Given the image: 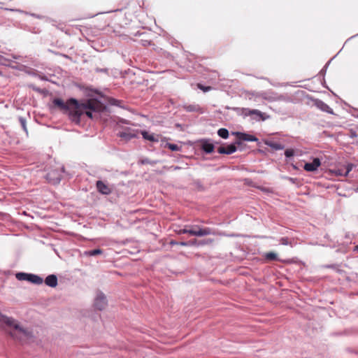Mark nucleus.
<instances>
[{
  "instance_id": "nucleus-1",
  "label": "nucleus",
  "mask_w": 358,
  "mask_h": 358,
  "mask_svg": "<svg viewBox=\"0 0 358 358\" xmlns=\"http://www.w3.org/2000/svg\"><path fill=\"white\" fill-rule=\"evenodd\" d=\"M53 103L67 113L71 121L76 124L80 123L82 115L85 114L89 118L92 119L94 114H100L106 108V106L101 104L99 101L90 99L80 102L75 98H69L64 102L60 98H55Z\"/></svg>"
},
{
  "instance_id": "nucleus-2",
  "label": "nucleus",
  "mask_w": 358,
  "mask_h": 358,
  "mask_svg": "<svg viewBox=\"0 0 358 358\" xmlns=\"http://www.w3.org/2000/svg\"><path fill=\"white\" fill-rule=\"evenodd\" d=\"M0 325L7 328L8 333L14 340L21 343H29L34 341V334L28 329L24 328L15 319L6 315H0Z\"/></svg>"
},
{
  "instance_id": "nucleus-3",
  "label": "nucleus",
  "mask_w": 358,
  "mask_h": 358,
  "mask_svg": "<svg viewBox=\"0 0 358 358\" xmlns=\"http://www.w3.org/2000/svg\"><path fill=\"white\" fill-rule=\"evenodd\" d=\"M64 173V166L59 163H56L54 166L49 168V171L46 173V181L54 185H58ZM66 174L69 176L67 173ZM69 177H71L70 175Z\"/></svg>"
},
{
  "instance_id": "nucleus-4",
  "label": "nucleus",
  "mask_w": 358,
  "mask_h": 358,
  "mask_svg": "<svg viewBox=\"0 0 358 358\" xmlns=\"http://www.w3.org/2000/svg\"><path fill=\"white\" fill-rule=\"evenodd\" d=\"M231 109L235 111L238 115H241L243 117H246L248 116L252 117V119L258 122V121H264L267 120L269 116L266 113H262L258 109H250L248 108H238L234 107L231 108Z\"/></svg>"
},
{
  "instance_id": "nucleus-5",
  "label": "nucleus",
  "mask_w": 358,
  "mask_h": 358,
  "mask_svg": "<svg viewBox=\"0 0 358 358\" xmlns=\"http://www.w3.org/2000/svg\"><path fill=\"white\" fill-rule=\"evenodd\" d=\"M15 278L20 281H27L34 285H41L43 282V279L40 276L23 272L15 273Z\"/></svg>"
},
{
  "instance_id": "nucleus-6",
  "label": "nucleus",
  "mask_w": 358,
  "mask_h": 358,
  "mask_svg": "<svg viewBox=\"0 0 358 358\" xmlns=\"http://www.w3.org/2000/svg\"><path fill=\"white\" fill-rule=\"evenodd\" d=\"M232 135L236 136V143L243 144V141L247 142H259L258 138L255 136L242 131H234L232 132Z\"/></svg>"
},
{
  "instance_id": "nucleus-7",
  "label": "nucleus",
  "mask_w": 358,
  "mask_h": 358,
  "mask_svg": "<svg viewBox=\"0 0 358 358\" xmlns=\"http://www.w3.org/2000/svg\"><path fill=\"white\" fill-rule=\"evenodd\" d=\"M108 304L106 296L101 291H98L94 301V307L99 310H103Z\"/></svg>"
},
{
  "instance_id": "nucleus-8",
  "label": "nucleus",
  "mask_w": 358,
  "mask_h": 358,
  "mask_svg": "<svg viewBox=\"0 0 358 358\" xmlns=\"http://www.w3.org/2000/svg\"><path fill=\"white\" fill-rule=\"evenodd\" d=\"M193 231L192 233V236H204L208 235H215V231L209 227H201L199 225L192 226Z\"/></svg>"
},
{
  "instance_id": "nucleus-9",
  "label": "nucleus",
  "mask_w": 358,
  "mask_h": 358,
  "mask_svg": "<svg viewBox=\"0 0 358 358\" xmlns=\"http://www.w3.org/2000/svg\"><path fill=\"white\" fill-rule=\"evenodd\" d=\"M200 149L206 154H210L215 150V145L208 138H203L199 141Z\"/></svg>"
},
{
  "instance_id": "nucleus-10",
  "label": "nucleus",
  "mask_w": 358,
  "mask_h": 358,
  "mask_svg": "<svg viewBox=\"0 0 358 358\" xmlns=\"http://www.w3.org/2000/svg\"><path fill=\"white\" fill-rule=\"evenodd\" d=\"M311 100L313 103V105L322 112H325L331 115L334 114L333 110L323 101L319 99H312Z\"/></svg>"
},
{
  "instance_id": "nucleus-11",
  "label": "nucleus",
  "mask_w": 358,
  "mask_h": 358,
  "mask_svg": "<svg viewBox=\"0 0 358 358\" xmlns=\"http://www.w3.org/2000/svg\"><path fill=\"white\" fill-rule=\"evenodd\" d=\"M236 141L227 147L220 146L217 148V152L220 155H231L236 152L238 150V147H236Z\"/></svg>"
},
{
  "instance_id": "nucleus-12",
  "label": "nucleus",
  "mask_w": 358,
  "mask_h": 358,
  "mask_svg": "<svg viewBox=\"0 0 358 358\" xmlns=\"http://www.w3.org/2000/svg\"><path fill=\"white\" fill-rule=\"evenodd\" d=\"M321 165L320 159L315 157L312 162H306L303 166V169L308 172L316 171Z\"/></svg>"
},
{
  "instance_id": "nucleus-13",
  "label": "nucleus",
  "mask_w": 358,
  "mask_h": 358,
  "mask_svg": "<svg viewBox=\"0 0 358 358\" xmlns=\"http://www.w3.org/2000/svg\"><path fill=\"white\" fill-rule=\"evenodd\" d=\"M96 188L98 192L102 195H109L112 192L111 188L101 180L96 182Z\"/></svg>"
},
{
  "instance_id": "nucleus-14",
  "label": "nucleus",
  "mask_w": 358,
  "mask_h": 358,
  "mask_svg": "<svg viewBox=\"0 0 358 358\" xmlns=\"http://www.w3.org/2000/svg\"><path fill=\"white\" fill-rule=\"evenodd\" d=\"M182 108L188 113H198L199 114H203L204 113L203 109L196 103L185 104L182 106Z\"/></svg>"
},
{
  "instance_id": "nucleus-15",
  "label": "nucleus",
  "mask_w": 358,
  "mask_h": 358,
  "mask_svg": "<svg viewBox=\"0 0 358 358\" xmlns=\"http://www.w3.org/2000/svg\"><path fill=\"white\" fill-rule=\"evenodd\" d=\"M265 145L274 150H282L285 148V145L280 143L266 140L264 141Z\"/></svg>"
},
{
  "instance_id": "nucleus-16",
  "label": "nucleus",
  "mask_w": 358,
  "mask_h": 358,
  "mask_svg": "<svg viewBox=\"0 0 358 358\" xmlns=\"http://www.w3.org/2000/svg\"><path fill=\"white\" fill-rule=\"evenodd\" d=\"M58 283V278L57 275L50 274L46 276V286L50 287H55Z\"/></svg>"
},
{
  "instance_id": "nucleus-17",
  "label": "nucleus",
  "mask_w": 358,
  "mask_h": 358,
  "mask_svg": "<svg viewBox=\"0 0 358 358\" xmlns=\"http://www.w3.org/2000/svg\"><path fill=\"white\" fill-rule=\"evenodd\" d=\"M141 134L145 140L149 141L150 142H158L159 141L158 138L155 136L154 134L150 133L146 130H141Z\"/></svg>"
},
{
  "instance_id": "nucleus-18",
  "label": "nucleus",
  "mask_w": 358,
  "mask_h": 358,
  "mask_svg": "<svg viewBox=\"0 0 358 358\" xmlns=\"http://www.w3.org/2000/svg\"><path fill=\"white\" fill-rule=\"evenodd\" d=\"M118 136L125 139L126 141H129L136 138V135L134 132L129 131H122L118 133Z\"/></svg>"
},
{
  "instance_id": "nucleus-19",
  "label": "nucleus",
  "mask_w": 358,
  "mask_h": 358,
  "mask_svg": "<svg viewBox=\"0 0 358 358\" xmlns=\"http://www.w3.org/2000/svg\"><path fill=\"white\" fill-rule=\"evenodd\" d=\"M103 250L101 248H96L93 250H90L84 252V255L87 257H92L96 255H102Z\"/></svg>"
},
{
  "instance_id": "nucleus-20",
  "label": "nucleus",
  "mask_w": 358,
  "mask_h": 358,
  "mask_svg": "<svg viewBox=\"0 0 358 358\" xmlns=\"http://www.w3.org/2000/svg\"><path fill=\"white\" fill-rule=\"evenodd\" d=\"M264 258L267 261H279V258L278 257V255L274 252H268L265 253Z\"/></svg>"
},
{
  "instance_id": "nucleus-21",
  "label": "nucleus",
  "mask_w": 358,
  "mask_h": 358,
  "mask_svg": "<svg viewBox=\"0 0 358 358\" xmlns=\"http://www.w3.org/2000/svg\"><path fill=\"white\" fill-rule=\"evenodd\" d=\"M217 135L222 138L227 139L229 136V132L226 128H220L217 130Z\"/></svg>"
},
{
  "instance_id": "nucleus-22",
  "label": "nucleus",
  "mask_w": 358,
  "mask_h": 358,
  "mask_svg": "<svg viewBox=\"0 0 358 358\" xmlns=\"http://www.w3.org/2000/svg\"><path fill=\"white\" fill-rule=\"evenodd\" d=\"M192 231H193L192 226V227L185 226V228L179 229L177 231V234H179V235L185 234H188L192 236V233L191 232H192Z\"/></svg>"
},
{
  "instance_id": "nucleus-23",
  "label": "nucleus",
  "mask_w": 358,
  "mask_h": 358,
  "mask_svg": "<svg viewBox=\"0 0 358 358\" xmlns=\"http://www.w3.org/2000/svg\"><path fill=\"white\" fill-rule=\"evenodd\" d=\"M158 162L159 161H157V160H150V159L146 158V157L141 159L139 160V163L141 164H143V165H144V164H150L152 166H154V165L157 164L158 163Z\"/></svg>"
},
{
  "instance_id": "nucleus-24",
  "label": "nucleus",
  "mask_w": 358,
  "mask_h": 358,
  "mask_svg": "<svg viewBox=\"0 0 358 358\" xmlns=\"http://www.w3.org/2000/svg\"><path fill=\"white\" fill-rule=\"evenodd\" d=\"M166 147L170 149L171 151H181L182 147L179 146L177 144L171 143H166Z\"/></svg>"
},
{
  "instance_id": "nucleus-25",
  "label": "nucleus",
  "mask_w": 358,
  "mask_h": 358,
  "mask_svg": "<svg viewBox=\"0 0 358 358\" xmlns=\"http://www.w3.org/2000/svg\"><path fill=\"white\" fill-rule=\"evenodd\" d=\"M294 150L292 148H287L285 151V157L286 160L288 161L294 156Z\"/></svg>"
},
{
  "instance_id": "nucleus-26",
  "label": "nucleus",
  "mask_w": 358,
  "mask_h": 358,
  "mask_svg": "<svg viewBox=\"0 0 358 358\" xmlns=\"http://www.w3.org/2000/svg\"><path fill=\"white\" fill-rule=\"evenodd\" d=\"M108 103L110 106H115L122 107V106H120L121 101H120V100H119V99H117L113 98V97H109V98L108 99Z\"/></svg>"
},
{
  "instance_id": "nucleus-27",
  "label": "nucleus",
  "mask_w": 358,
  "mask_h": 358,
  "mask_svg": "<svg viewBox=\"0 0 358 358\" xmlns=\"http://www.w3.org/2000/svg\"><path fill=\"white\" fill-rule=\"evenodd\" d=\"M18 120H19V122H20L22 129L24 130V131L27 135L28 131H27V120H26V119L24 117H19Z\"/></svg>"
},
{
  "instance_id": "nucleus-28",
  "label": "nucleus",
  "mask_w": 358,
  "mask_h": 358,
  "mask_svg": "<svg viewBox=\"0 0 358 358\" xmlns=\"http://www.w3.org/2000/svg\"><path fill=\"white\" fill-rule=\"evenodd\" d=\"M355 167V164L352 163H348L344 168V176L347 177L349 174V173L352 170V169Z\"/></svg>"
},
{
  "instance_id": "nucleus-29",
  "label": "nucleus",
  "mask_w": 358,
  "mask_h": 358,
  "mask_svg": "<svg viewBox=\"0 0 358 358\" xmlns=\"http://www.w3.org/2000/svg\"><path fill=\"white\" fill-rule=\"evenodd\" d=\"M46 22L50 23L52 26L57 27L60 30H63L64 29V24L62 23L56 24V21L53 20L46 18Z\"/></svg>"
},
{
  "instance_id": "nucleus-30",
  "label": "nucleus",
  "mask_w": 358,
  "mask_h": 358,
  "mask_svg": "<svg viewBox=\"0 0 358 358\" xmlns=\"http://www.w3.org/2000/svg\"><path fill=\"white\" fill-rule=\"evenodd\" d=\"M197 87L200 90L203 91V92H210L212 90V87L210 86H206L201 83L197 84Z\"/></svg>"
},
{
  "instance_id": "nucleus-31",
  "label": "nucleus",
  "mask_w": 358,
  "mask_h": 358,
  "mask_svg": "<svg viewBox=\"0 0 358 358\" xmlns=\"http://www.w3.org/2000/svg\"><path fill=\"white\" fill-rule=\"evenodd\" d=\"M213 242V239H212V238L200 240V241H199V247L203 246L205 245L211 244Z\"/></svg>"
},
{
  "instance_id": "nucleus-32",
  "label": "nucleus",
  "mask_w": 358,
  "mask_h": 358,
  "mask_svg": "<svg viewBox=\"0 0 358 358\" xmlns=\"http://www.w3.org/2000/svg\"><path fill=\"white\" fill-rule=\"evenodd\" d=\"M94 71L96 73H103L106 74L107 76H110V69L108 68L96 67Z\"/></svg>"
},
{
  "instance_id": "nucleus-33",
  "label": "nucleus",
  "mask_w": 358,
  "mask_h": 358,
  "mask_svg": "<svg viewBox=\"0 0 358 358\" xmlns=\"http://www.w3.org/2000/svg\"><path fill=\"white\" fill-rule=\"evenodd\" d=\"M332 172L336 176H344L345 171L344 169L336 168L332 171Z\"/></svg>"
},
{
  "instance_id": "nucleus-34",
  "label": "nucleus",
  "mask_w": 358,
  "mask_h": 358,
  "mask_svg": "<svg viewBox=\"0 0 358 358\" xmlns=\"http://www.w3.org/2000/svg\"><path fill=\"white\" fill-rule=\"evenodd\" d=\"M280 243L283 245H291L292 243L287 237H282L280 239Z\"/></svg>"
},
{
  "instance_id": "nucleus-35",
  "label": "nucleus",
  "mask_w": 358,
  "mask_h": 358,
  "mask_svg": "<svg viewBox=\"0 0 358 358\" xmlns=\"http://www.w3.org/2000/svg\"><path fill=\"white\" fill-rule=\"evenodd\" d=\"M330 62H331V60H329V62H327V64L323 66V68H322V69H321V71H320V74L321 76H323V78H324V76H325V74H326V73H327V68H328L329 64V63H330Z\"/></svg>"
},
{
  "instance_id": "nucleus-36",
  "label": "nucleus",
  "mask_w": 358,
  "mask_h": 358,
  "mask_svg": "<svg viewBox=\"0 0 358 358\" xmlns=\"http://www.w3.org/2000/svg\"><path fill=\"white\" fill-rule=\"evenodd\" d=\"M188 247L189 246H196L199 247V241L196 239H192L187 241Z\"/></svg>"
},
{
  "instance_id": "nucleus-37",
  "label": "nucleus",
  "mask_w": 358,
  "mask_h": 358,
  "mask_svg": "<svg viewBox=\"0 0 358 358\" xmlns=\"http://www.w3.org/2000/svg\"><path fill=\"white\" fill-rule=\"evenodd\" d=\"M349 136L351 138H357L358 136V134L356 132V131H355L353 129H350Z\"/></svg>"
},
{
  "instance_id": "nucleus-38",
  "label": "nucleus",
  "mask_w": 358,
  "mask_h": 358,
  "mask_svg": "<svg viewBox=\"0 0 358 358\" xmlns=\"http://www.w3.org/2000/svg\"><path fill=\"white\" fill-rule=\"evenodd\" d=\"M287 179L293 184H294L296 182V181L297 180L296 178H290V177H287Z\"/></svg>"
},
{
  "instance_id": "nucleus-39",
  "label": "nucleus",
  "mask_w": 358,
  "mask_h": 358,
  "mask_svg": "<svg viewBox=\"0 0 358 358\" xmlns=\"http://www.w3.org/2000/svg\"><path fill=\"white\" fill-rule=\"evenodd\" d=\"M179 245L188 246L187 241H180Z\"/></svg>"
},
{
  "instance_id": "nucleus-40",
  "label": "nucleus",
  "mask_w": 358,
  "mask_h": 358,
  "mask_svg": "<svg viewBox=\"0 0 358 358\" xmlns=\"http://www.w3.org/2000/svg\"><path fill=\"white\" fill-rule=\"evenodd\" d=\"M169 243L171 245H179V242H178L176 241H173V240H171Z\"/></svg>"
},
{
  "instance_id": "nucleus-41",
  "label": "nucleus",
  "mask_w": 358,
  "mask_h": 358,
  "mask_svg": "<svg viewBox=\"0 0 358 358\" xmlns=\"http://www.w3.org/2000/svg\"><path fill=\"white\" fill-rule=\"evenodd\" d=\"M171 169H173V170H174V171H176V170H180V169H181V167L178 166H171Z\"/></svg>"
},
{
  "instance_id": "nucleus-42",
  "label": "nucleus",
  "mask_w": 358,
  "mask_h": 358,
  "mask_svg": "<svg viewBox=\"0 0 358 358\" xmlns=\"http://www.w3.org/2000/svg\"><path fill=\"white\" fill-rule=\"evenodd\" d=\"M242 145L243 144H236V147L238 146V150H239L240 151L243 150Z\"/></svg>"
},
{
  "instance_id": "nucleus-43",
  "label": "nucleus",
  "mask_w": 358,
  "mask_h": 358,
  "mask_svg": "<svg viewBox=\"0 0 358 358\" xmlns=\"http://www.w3.org/2000/svg\"><path fill=\"white\" fill-rule=\"evenodd\" d=\"M323 81H324V82L322 83V85L324 87H325L326 88H327V89H328V87H327V86L326 85V84H325L326 83H325L324 78H323Z\"/></svg>"
},
{
  "instance_id": "nucleus-44",
  "label": "nucleus",
  "mask_w": 358,
  "mask_h": 358,
  "mask_svg": "<svg viewBox=\"0 0 358 358\" xmlns=\"http://www.w3.org/2000/svg\"><path fill=\"white\" fill-rule=\"evenodd\" d=\"M354 251H358V244L355 247Z\"/></svg>"
},
{
  "instance_id": "nucleus-45",
  "label": "nucleus",
  "mask_w": 358,
  "mask_h": 358,
  "mask_svg": "<svg viewBox=\"0 0 358 358\" xmlns=\"http://www.w3.org/2000/svg\"><path fill=\"white\" fill-rule=\"evenodd\" d=\"M357 36H358V34H356V35L352 36H351L350 38H349L348 40H350V39H351V38H354V37H356Z\"/></svg>"
},
{
  "instance_id": "nucleus-46",
  "label": "nucleus",
  "mask_w": 358,
  "mask_h": 358,
  "mask_svg": "<svg viewBox=\"0 0 358 358\" xmlns=\"http://www.w3.org/2000/svg\"><path fill=\"white\" fill-rule=\"evenodd\" d=\"M140 35H141V34H140L139 32H137V33L135 34V36H140Z\"/></svg>"
},
{
  "instance_id": "nucleus-47",
  "label": "nucleus",
  "mask_w": 358,
  "mask_h": 358,
  "mask_svg": "<svg viewBox=\"0 0 358 358\" xmlns=\"http://www.w3.org/2000/svg\"><path fill=\"white\" fill-rule=\"evenodd\" d=\"M45 80H46V81H50V80L48 79V76H46Z\"/></svg>"
},
{
  "instance_id": "nucleus-48",
  "label": "nucleus",
  "mask_w": 358,
  "mask_h": 358,
  "mask_svg": "<svg viewBox=\"0 0 358 358\" xmlns=\"http://www.w3.org/2000/svg\"><path fill=\"white\" fill-rule=\"evenodd\" d=\"M293 167H294V169H296V166H294V165H293Z\"/></svg>"
},
{
  "instance_id": "nucleus-49",
  "label": "nucleus",
  "mask_w": 358,
  "mask_h": 358,
  "mask_svg": "<svg viewBox=\"0 0 358 358\" xmlns=\"http://www.w3.org/2000/svg\"><path fill=\"white\" fill-rule=\"evenodd\" d=\"M0 315H3L0 312Z\"/></svg>"
},
{
  "instance_id": "nucleus-50",
  "label": "nucleus",
  "mask_w": 358,
  "mask_h": 358,
  "mask_svg": "<svg viewBox=\"0 0 358 358\" xmlns=\"http://www.w3.org/2000/svg\"><path fill=\"white\" fill-rule=\"evenodd\" d=\"M357 144L358 145V141L357 142Z\"/></svg>"
},
{
  "instance_id": "nucleus-51",
  "label": "nucleus",
  "mask_w": 358,
  "mask_h": 358,
  "mask_svg": "<svg viewBox=\"0 0 358 358\" xmlns=\"http://www.w3.org/2000/svg\"><path fill=\"white\" fill-rule=\"evenodd\" d=\"M357 191H358V187H357Z\"/></svg>"
}]
</instances>
